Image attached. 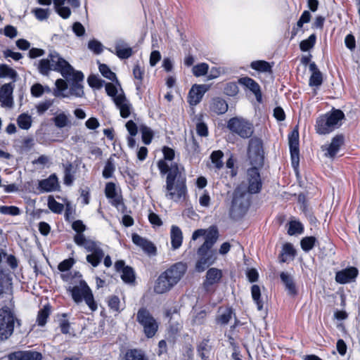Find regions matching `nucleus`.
I'll use <instances>...</instances> for the list:
<instances>
[{
  "instance_id": "1",
  "label": "nucleus",
  "mask_w": 360,
  "mask_h": 360,
  "mask_svg": "<svg viewBox=\"0 0 360 360\" xmlns=\"http://www.w3.org/2000/svg\"><path fill=\"white\" fill-rule=\"evenodd\" d=\"M162 153L164 159L158 160L157 166L161 176L166 175L165 197L176 202L185 200L187 195L186 176L181 174L178 163L172 162L169 166L166 162V160H174L175 151L172 148L164 146Z\"/></svg>"
},
{
  "instance_id": "2",
  "label": "nucleus",
  "mask_w": 360,
  "mask_h": 360,
  "mask_svg": "<svg viewBox=\"0 0 360 360\" xmlns=\"http://www.w3.org/2000/svg\"><path fill=\"white\" fill-rule=\"evenodd\" d=\"M219 232L216 227H211L205 236V242L198 249V259L195 264V269L198 272L205 271L212 265L216 259V251L212 247L217 242Z\"/></svg>"
},
{
  "instance_id": "3",
  "label": "nucleus",
  "mask_w": 360,
  "mask_h": 360,
  "mask_svg": "<svg viewBox=\"0 0 360 360\" xmlns=\"http://www.w3.org/2000/svg\"><path fill=\"white\" fill-rule=\"evenodd\" d=\"M187 270V265L176 262L162 272L155 281L154 291L162 294L170 290L181 279Z\"/></svg>"
},
{
  "instance_id": "4",
  "label": "nucleus",
  "mask_w": 360,
  "mask_h": 360,
  "mask_svg": "<svg viewBox=\"0 0 360 360\" xmlns=\"http://www.w3.org/2000/svg\"><path fill=\"white\" fill-rule=\"evenodd\" d=\"M35 65L39 73L43 76H49L51 71H55L66 77L68 71L71 70L70 64L54 50L50 51L47 58L35 63Z\"/></svg>"
},
{
  "instance_id": "5",
  "label": "nucleus",
  "mask_w": 360,
  "mask_h": 360,
  "mask_svg": "<svg viewBox=\"0 0 360 360\" xmlns=\"http://www.w3.org/2000/svg\"><path fill=\"white\" fill-rule=\"evenodd\" d=\"M74 242L87 252H91L86 256V261L93 266L96 267L101 263L104 257V252L98 242L86 238L84 235H75Z\"/></svg>"
},
{
  "instance_id": "6",
  "label": "nucleus",
  "mask_w": 360,
  "mask_h": 360,
  "mask_svg": "<svg viewBox=\"0 0 360 360\" xmlns=\"http://www.w3.org/2000/svg\"><path fill=\"white\" fill-rule=\"evenodd\" d=\"M68 291L75 302L78 304L84 300L91 311L97 309L92 291L84 280L80 279L78 285L69 286Z\"/></svg>"
},
{
  "instance_id": "7",
  "label": "nucleus",
  "mask_w": 360,
  "mask_h": 360,
  "mask_svg": "<svg viewBox=\"0 0 360 360\" xmlns=\"http://www.w3.org/2000/svg\"><path fill=\"white\" fill-rule=\"evenodd\" d=\"M250 205V200L245 193L236 191L232 200L230 209V217L234 220L242 218L247 212Z\"/></svg>"
},
{
  "instance_id": "8",
  "label": "nucleus",
  "mask_w": 360,
  "mask_h": 360,
  "mask_svg": "<svg viewBox=\"0 0 360 360\" xmlns=\"http://www.w3.org/2000/svg\"><path fill=\"white\" fill-rule=\"evenodd\" d=\"M15 317L7 306L0 309V340L8 339L13 332Z\"/></svg>"
},
{
  "instance_id": "9",
  "label": "nucleus",
  "mask_w": 360,
  "mask_h": 360,
  "mask_svg": "<svg viewBox=\"0 0 360 360\" xmlns=\"http://www.w3.org/2000/svg\"><path fill=\"white\" fill-rule=\"evenodd\" d=\"M136 321L143 326L144 334L148 338H151L155 335L158 323L147 309L142 307L139 309Z\"/></svg>"
},
{
  "instance_id": "10",
  "label": "nucleus",
  "mask_w": 360,
  "mask_h": 360,
  "mask_svg": "<svg viewBox=\"0 0 360 360\" xmlns=\"http://www.w3.org/2000/svg\"><path fill=\"white\" fill-rule=\"evenodd\" d=\"M228 129L243 139L250 138L254 132L251 122L242 117H232L227 123Z\"/></svg>"
},
{
  "instance_id": "11",
  "label": "nucleus",
  "mask_w": 360,
  "mask_h": 360,
  "mask_svg": "<svg viewBox=\"0 0 360 360\" xmlns=\"http://www.w3.org/2000/svg\"><path fill=\"white\" fill-rule=\"evenodd\" d=\"M248 158L252 166L263 167L264 156L263 144L260 139H250L248 148Z\"/></svg>"
},
{
  "instance_id": "12",
  "label": "nucleus",
  "mask_w": 360,
  "mask_h": 360,
  "mask_svg": "<svg viewBox=\"0 0 360 360\" xmlns=\"http://www.w3.org/2000/svg\"><path fill=\"white\" fill-rule=\"evenodd\" d=\"M71 70H68L66 77H63L68 82H71L70 85V94L75 97H82L84 94L83 85L84 75L81 71L75 70L70 65Z\"/></svg>"
},
{
  "instance_id": "13",
  "label": "nucleus",
  "mask_w": 360,
  "mask_h": 360,
  "mask_svg": "<svg viewBox=\"0 0 360 360\" xmlns=\"http://www.w3.org/2000/svg\"><path fill=\"white\" fill-rule=\"evenodd\" d=\"M262 167L252 166L247 169L246 180L248 182V191L250 194L260 192L262 188V181L259 172Z\"/></svg>"
},
{
  "instance_id": "14",
  "label": "nucleus",
  "mask_w": 360,
  "mask_h": 360,
  "mask_svg": "<svg viewBox=\"0 0 360 360\" xmlns=\"http://www.w3.org/2000/svg\"><path fill=\"white\" fill-rule=\"evenodd\" d=\"M289 147L291 157V165L297 170L300 163L299 132L293 129L288 135Z\"/></svg>"
},
{
  "instance_id": "15",
  "label": "nucleus",
  "mask_w": 360,
  "mask_h": 360,
  "mask_svg": "<svg viewBox=\"0 0 360 360\" xmlns=\"http://www.w3.org/2000/svg\"><path fill=\"white\" fill-rule=\"evenodd\" d=\"M15 84L9 82L0 87V103L3 108H11L13 106V92Z\"/></svg>"
},
{
  "instance_id": "16",
  "label": "nucleus",
  "mask_w": 360,
  "mask_h": 360,
  "mask_svg": "<svg viewBox=\"0 0 360 360\" xmlns=\"http://www.w3.org/2000/svg\"><path fill=\"white\" fill-rule=\"evenodd\" d=\"M8 360H41L42 354L34 350H19L10 353Z\"/></svg>"
},
{
  "instance_id": "17",
  "label": "nucleus",
  "mask_w": 360,
  "mask_h": 360,
  "mask_svg": "<svg viewBox=\"0 0 360 360\" xmlns=\"http://www.w3.org/2000/svg\"><path fill=\"white\" fill-rule=\"evenodd\" d=\"M359 274L356 267L351 266L339 271L335 274V281L340 284H345L352 282L357 277Z\"/></svg>"
},
{
  "instance_id": "18",
  "label": "nucleus",
  "mask_w": 360,
  "mask_h": 360,
  "mask_svg": "<svg viewBox=\"0 0 360 360\" xmlns=\"http://www.w3.org/2000/svg\"><path fill=\"white\" fill-rule=\"evenodd\" d=\"M207 91V87L205 84H194L188 93V103L191 105H196L198 104L205 93Z\"/></svg>"
},
{
  "instance_id": "19",
  "label": "nucleus",
  "mask_w": 360,
  "mask_h": 360,
  "mask_svg": "<svg viewBox=\"0 0 360 360\" xmlns=\"http://www.w3.org/2000/svg\"><path fill=\"white\" fill-rule=\"evenodd\" d=\"M238 82L252 92L259 103L262 102V94L261 88L256 81L249 77H244L240 78Z\"/></svg>"
},
{
  "instance_id": "20",
  "label": "nucleus",
  "mask_w": 360,
  "mask_h": 360,
  "mask_svg": "<svg viewBox=\"0 0 360 360\" xmlns=\"http://www.w3.org/2000/svg\"><path fill=\"white\" fill-rule=\"evenodd\" d=\"M132 242L140 247L148 255H155L156 248L150 240L139 236L137 233H133L131 236Z\"/></svg>"
},
{
  "instance_id": "21",
  "label": "nucleus",
  "mask_w": 360,
  "mask_h": 360,
  "mask_svg": "<svg viewBox=\"0 0 360 360\" xmlns=\"http://www.w3.org/2000/svg\"><path fill=\"white\" fill-rule=\"evenodd\" d=\"M105 195L110 200V203L112 206L118 207L120 205L122 204V197L117 193L114 183L108 182L105 184Z\"/></svg>"
},
{
  "instance_id": "22",
  "label": "nucleus",
  "mask_w": 360,
  "mask_h": 360,
  "mask_svg": "<svg viewBox=\"0 0 360 360\" xmlns=\"http://www.w3.org/2000/svg\"><path fill=\"white\" fill-rule=\"evenodd\" d=\"M229 106L226 101L220 98L214 97L210 103L209 110L212 114L220 115L225 114L228 110Z\"/></svg>"
},
{
  "instance_id": "23",
  "label": "nucleus",
  "mask_w": 360,
  "mask_h": 360,
  "mask_svg": "<svg viewBox=\"0 0 360 360\" xmlns=\"http://www.w3.org/2000/svg\"><path fill=\"white\" fill-rule=\"evenodd\" d=\"M116 107L120 110V115L123 118L128 117L131 114V105L127 100L124 94H119L114 98Z\"/></svg>"
},
{
  "instance_id": "24",
  "label": "nucleus",
  "mask_w": 360,
  "mask_h": 360,
  "mask_svg": "<svg viewBox=\"0 0 360 360\" xmlns=\"http://www.w3.org/2000/svg\"><path fill=\"white\" fill-rule=\"evenodd\" d=\"M115 50L114 53L120 59H127L133 54L132 49L122 39L116 41ZM112 52L113 53V51Z\"/></svg>"
},
{
  "instance_id": "25",
  "label": "nucleus",
  "mask_w": 360,
  "mask_h": 360,
  "mask_svg": "<svg viewBox=\"0 0 360 360\" xmlns=\"http://www.w3.org/2000/svg\"><path fill=\"white\" fill-rule=\"evenodd\" d=\"M315 129L319 134H328L335 130L324 115L319 116L316 119Z\"/></svg>"
},
{
  "instance_id": "26",
  "label": "nucleus",
  "mask_w": 360,
  "mask_h": 360,
  "mask_svg": "<svg viewBox=\"0 0 360 360\" xmlns=\"http://www.w3.org/2000/svg\"><path fill=\"white\" fill-rule=\"evenodd\" d=\"M344 139L345 138L342 134H338L334 136L332 139L330 144L326 148L327 150L326 155L330 158H334L339 151L340 147L343 145Z\"/></svg>"
},
{
  "instance_id": "27",
  "label": "nucleus",
  "mask_w": 360,
  "mask_h": 360,
  "mask_svg": "<svg viewBox=\"0 0 360 360\" xmlns=\"http://www.w3.org/2000/svg\"><path fill=\"white\" fill-rule=\"evenodd\" d=\"M39 186L44 192L56 191L59 187L57 176L55 174H51L49 178L40 181Z\"/></svg>"
},
{
  "instance_id": "28",
  "label": "nucleus",
  "mask_w": 360,
  "mask_h": 360,
  "mask_svg": "<svg viewBox=\"0 0 360 360\" xmlns=\"http://www.w3.org/2000/svg\"><path fill=\"white\" fill-rule=\"evenodd\" d=\"M170 239L172 250H177L181 246L183 243V233L179 226L176 225L171 226Z\"/></svg>"
},
{
  "instance_id": "29",
  "label": "nucleus",
  "mask_w": 360,
  "mask_h": 360,
  "mask_svg": "<svg viewBox=\"0 0 360 360\" xmlns=\"http://www.w3.org/2000/svg\"><path fill=\"white\" fill-rule=\"evenodd\" d=\"M334 129L339 128L342 124V120L345 119L344 112L339 109H333L330 112L324 114Z\"/></svg>"
},
{
  "instance_id": "30",
  "label": "nucleus",
  "mask_w": 360,
  "mask_h": 360,
  "mask_svg": "<svg viewBox=\"0 0 360 360\" xmlns=\"http://www.w3.org/2000/svg\"><path fill=\"white\" fill-rule=\"evenodd\" d=\"M222 277V272L217 268H210L206 273V278L204 281V287L207 288L209 286L217 283Z\"/></svg>"
},
{
  "instance_id": "31",
  "label": "nucleus",
  "mask_w": 360,
  "mask_h": 360,
  "mask_svg": "<svg viewBox=\"0 0 360 360\" xmlns=\"http://www.w3.org/2000/svg\"><path fill=\"white\" fill-rule=\"evenodd\" d=\"M280 278L288 293L290 295H296L297 292L292 276L288 273L283 271L280 274Z\"/></svg>"
},
{
  "instance_id": "32",
  "label": "nucleus",
  "mask_w": 360,
  "mask_h": 360,
  "mask_svg": "<svg viewBox=\"0 0 360 360\" xmlns=\"http://www.w3.org/2000/svg\"><path fill=\"white\" fill-rule=\"evenodd\" d=\"M211 350L209 338H204L197 345V354L202 360H210Z\"/></svg>"
},
{
  "instance_id": "33",
  "label": "nucleus",
  "mask_w": 360,
  "mask_h": 360,
  "mask_svg": "<svg viewBox=\"0 0 360 360\" xmlns=\"http://www.w3.org/2000/svg\"><path fill=\"white\" fill-rule=\"evenodd\" d=\"M63 167L64 169L63 183L65 185L70 186L74 183L76 170L71 162L63 164Z\"/></svg>"
},
{
  "instance_id": "34",
  "label": "nucleus",
  "mask_w": 360,
  "mask_h": 360,
  "mask_svg": "<svg viewBox=\"0 0 360 360\" xmlns=\"http://www.w3.org/2000/svg\"><path fill=\"white\" fill-rule=\"evenodd\" d=\"M186 150L191 160L195 159L198 157L200 153V148L198 141L193 136L186 143Z\"/></svg>"
},
{
  "instance_id": "35",
  "label": "nucleus",
  "mask_w": 360,
  "mask_h": 360,
  "mask_svg": "<svg viewBox=\"0 0 360 360\" xmlns=\"http://www.w3.org/2000/svg\"><path fill=\"white\" fill-rule=\"evenodd\" d=\"M8 77L12 79L13 84L17 81L18 77V72L6 64H0V78Z\"/></svg>"
},
{
  "instance_id": "36",
  "label": "nucleus",
  "mask_w": 360,
  "mask_h": 360,
  "mask_svg": "<svg viewBox=\"0 0 360 360\" xmlns=\"http://www.w3.org/2000/svg\"><path fill=\"white\" fill-rule=\"evenodd\" d=\"M250 68L260 72H272V65L265 60H255L250 63Z\"/></svg>"
},
{
  "instance_id": "37",
  "label": "nucleus",
  "mask_w": 360,
  "mask_h": 360,
  "mask_svg": "<svg viewBox=\"0 0 360 360\" xmlns=\"http://www.w3.org/2000/svg\"><path fill=\"white\" fill-rule=\"evenodd\" d=\"M121 273V278L124 283L134 285L136 276L134 271L131 266H127Z\"/></svg>"
},
{
  "instance_id": "38",
  "label": "nucleus",
  "mask_w": 360,
  "mask_h": 360,
  "mask_svg": "<svg viewBox=\"0 0 360 360\" xmlns=\"http://www.w3.org/2000/svg\"><path fill=\"white\" fill-rule=\"evenodd\" d=\"M251 295L254 302L259 311L263 309L264 303L261 300V290L258 285H253L251 288Z\"/></svg>"
},
{
  "instance_id": "39",
  "label": "nucleus",
  "mask_w": 360,
  "mask_h": 360,
  "mask_svg": "<svg viewBox=\"0 0 360 360\" xmlns=\"http://www.w3.org/2000/svg\"><path fill=\"white\" fill-rule=\"evenodd\" d=\"M32 117L27 113H22L17 118L18 127L24 130H28L32 126Z\"/></svg>"
},
{
  "instance_id": "40",
  "label": "nucleus",
  "mask_w": 360,
  "mask_h": 360,
  "mask_svg": "<svg viewBox=\"0 0 360 360\" xmlns=\"http://www.w3.org/2000/svg\"><path fill=\"white\" fill-rule=\"evenodd\" d=\"M295 255V250L292 245L290 243H285L283 246L282 252L280 255V259L281 262H285L288 260V257L292 259Z\"/></svg>"
},
{
  "instance_id": "41",
  "label": "nucleus",
  "mask_w": 360,
  "mask_h": 360,
  "mask_svg": "<svg viewBox=\"0 0 360 360\" xmlns=\"http://www.w3.org/2000/svg\"><path fill=\"white\" fill-rule=\"evenodd\" d=\"M142 141L146 145H149L154 136L153 131L148 126L141 124L140 126Z\"/></svg>"
},
{
  "instance_id": "42",
  "label": "nucleus",
  "mask_w": 360,
  "mask_h": 360,
  "mask_svg": "<svg viewBox=\"0 0 360 360\" xmlns=\"http://www.w3.org/2000/svg\"><path fill=\"white\" fill-rule=\"evenodd\" d=\"M233 314V309L228 307L216 318V322L220 325H226L231 319Z\"/></svg>"
},
{
  "instance_id": "43",
  "label": "nucleus",
  "mask_w": 360,
  "mask_h": 360,
  "mask_svg": "<svg viewBox=\"0 0 360 360\" xmlns=\"http://www.w3.org/2000/svg\"><path fill=\"white\" fill-rule=\"evenodd\" d=\"M55 126L59 129L64 128L70 124V122L65 112H60L53 118Z\"/></svg>"
},
{
  "instance_id": "44",
  "label": "nucleus",
  "mask_w": 360,
  "mask_h": 360,
  "mask_svg": "<svg viewBox=\"0 0 360 360\" xmlns=\"http://www.w3.org/2000/svg\"><path fill=\"white\" fill-rule=\"evenodd\" d=\"M55 84H56V88L53 90V94L56 97H59V96L67 97L68 96L63 93V91H65L68 89L67 82L63 79H58L56 81Z\"/></svg>"
},
{
  "instance_id": "45",
  "label": "nucleus",
  "mask_w": 360,
  "mask_h": 360,
  "mask_svg": "<svg viewBox=\"0 0 360 360\" xmlns=\"http://www.w3.org/2000/svg\"><path fill=\"white\" fill-rule=\"evenodd\" d=\"M47 205L50 210L56 214H61L64 210V205L57 202L53 196L49 197Z\"/></svg>"
},
{
  "instance_id": "46",
  "label": "nucleus",
  "mask_w": 360,
  "mask_h": 360,
  "mask_svg": "<svg viewBox=\"0 0 360 360\" xmlns=\"http://www.w3.org/2000/svg\"><path fill=\"white\" fill-rule=\"evenodd\" d=\"M224 153L221 150H214L211 153L210 159L214 165V167L217 169H220L223 167L224 163L222 162V158Z\"/></svg>"
},
{
  "instance_id": "47",
  "label": "nucleus",
  "mask_w": 360,
  "mask_h": 360,
  "mask_svg": "<svg viewBox=\"0 0 360 360\" xmlns=\"http://www.w3.org/2000/svg\"><path fill=\"white\" fill-rule=\"evenodd\" d=\"M144 74V69L141 67L139 63H136L133 68V75L138 81L135 82L136 89L139 90L142 84L143 77Z\"/></svg>"
},
{
  "instance_id": "48",
  "label": "nucleus",
  "mask_w": 360,
  "mask_h": 360,
  "mask_svg": "<svg viewBox=\"0 0 360 360\" xmlns=\"http://www.w3.org/2000/svg\"><path fill=\"white\" fill-rule=\"evenodd\" d=\"M316 238L314 236H307L301 240L300 245L304 252H309L315 246Z\"/></svg>"
},
{
  "instance_id": "49",
  "label": "nucleus",
  "mask_w": 360,
  "mask_h": 360,
  "mask_svg": "<svg viewBox=\"0 0 360 360\" xmlns=\"http://www.w3.org/2000/svg\"><path fill=\"white\" fill-rule=\"evenodd\" d=\"M50 314V309L49 307L45 306L43 309H40L38 312L37 323L40 326H44Z\"/></svg>"
},
{
  "instance_id": "50",
  "label": "nucleus",
  "mask_w": 360,
  "mask_h": 360,
  "mask_svg": "<svg viewBox=\"0 0 360 360\" xmlns=\"http://www.w3.org/2000/svg\"><path fill=\"white\" fill-rule=\"evenodd\" d=\"M316 36L315 34H311L307 39L302 41L300 44V48L302 51H307L315 44Z\"/></svg>"
},
{
  "instance_id": "51",
  "label": "nucleus",
  "mask_w": 360,
  "mask_h": 360,
  "mask_svg": "<svg viewBox=\"0 0 360 360\" xmlns=\"http://www.w3.org/2000/svg\"><path fill=\"white\" fill-rule=\"evenodd\" d=\"M115 171V166L114 165L113 160L110 158L105 162L104 169L103 170V176L105 179L111 178L113 175L114 172Z\"/></svg>"
},
{
  "instance_id": "52",
  "label": "nucleus",
  "mask_w": 360,
  "mask_h": 360,
  "mask_svg": "<svg viewBox=\"0 0 360 360\" xmlns=\"http://www.w3.org/2000/svg\"><path fill=\"white\" fill-rule=\"evenodd\" d=\"M98 69L104 77L111 81H115L117 79L115 73L112 72L107 65L99 63Z\"/></svg>"
},
{
  "instance_id": "53",
  "label": "nucleus",
  "mask_w": 360,
  "mask_h": 360,
  "mask_svg": "<svg viewBox=\"0 0 360 360\" xmlns=\"http://www.w3.org/2000/svg\"><path fill=\"white\" fill-rule=\"evenodd\" d=\"M0 213L6 215L17 216L20 214V210L19 207L13 205H2L0 206Z\"/></svg>"
},
{
  "instance_id": "54",
  "label": "nucleus",
  "mask_w": 360,
  "mask_h": 360,
  "mask_svg": "<svg viewBox=\"0 0 360 360\" xmlns=\"http://www.w3.org/2000/svg\"><path fill=\"white\" fill-rule=\"evenodd\" d=\"M125 360H147L144 354L140 350L131 349L127 352Z\"/></svg>"
},
{
  "instance_id": "55",
  "label": "nucleus",
  "mask_w": 360,
  "mask_h": 360,
  "mask_svg": "<svg viewBox=\"0 0 360 360\" xmlns=\"http://www.w3.org/2000/svg\"><path fill=\"white\" fill-rule=\"evenodd\" d=\"M209 70V65L205 63H201L193 67V74L195 77L205 75Z\"/></svg>"
},
{
  "instance_id": "56",
  "label": "nucleus",
  "mask_w": 360,
  "mask_h": 360,
  "mask_svg": "<svg viewBox=\"0 0 360 360\" xmlns=\"http://www.w3.org/2000/svg\"><path fill=\"white\" fill-rule=\"evenodd\" d=\"M303 226L300 222L293 221L290 222L288 233L290 236L300 234L303 232Z\"/></svg>"
},
{
  "instance_id": "57",
  "label": "nucleus",
  "mask_w": 360,
  "mask_h": 360,
  "mask_svg": "<svg viewBox=\"0 0 360 360\" xmlns=\"http://www.w3.org/2000/svg\"><path fill=\"white\" fill-rule=\"evenodd\" d=\"M323 83V76L321 72H313L309 77V85L310 86H320Z\"/></svg>"
},
{
  "instance_id": "58",
  "label": "nucleus",
  "mask_w": 360,
  "mask_h": 360,
  "mask_svg": "<svg viewBox=\"0 0 360 360\" xmlns=\"http://www.w3.org/2000/svg\"><path fill=\"white\" fill-rule=\"evenodd\" d=\"M88 48L96 55L101 54L103 50V44L96 39L89 41Z\"/></svg>"
},
{
  "instance_id": "59",
  "label": "nucleus",
  "mask_w": 360,
  "mask_h": 360,
  "mask_svg": "<svg viewBox=\"0 0 360 360\" xmlns=\"http://www.w3.org/2000/svg\"><path fill=\"white\" fill-rule=\"evenodd\" d=\"M120 300L117 296L112 295V296L109 297L108 300V304L111 310H112L113 311H115V312H120Z\"/></svg>"
},
{
  "instance_id": "60",
  "label": "nucleus",
  "mask_w": 360,
  "mask_h": 360,
  "mask_svg": "<svg viewBox=\"0 0 360 360\" xmlns=\"http://www.w3.org/2000/svg\"><path fill=\"white\" fill-rule=\"evenodd\" d=\"M53 104V100L48 99L42 102H40L37 106V111L39 115L44 114L52 105Z\"/></svg>"
},
{
  "instance_id": "61",
  "label": "nucleus",
  "mask_w": 360,
  "mask_h": 360,
  "mask_svg": "<svg viewBox=\"0 0 360 360\" xmlns=\"http://www.w3.org/2000/svg\"><path fill=\"white\" fill-rule=\"evenodd\" d=\"M75 263V261L73 258L66 259L59 263L58 269L61 272L67 271L72 267Z\"/></svg>"
},
{
  "instance_id": "62",
  "label": "nucleus",
  "mask_w": 360,
  "mask_h": 360,
  "mask_svg": "<svg viewBox=\"0 0 360 360\" xmlns=\"http://www.w3.org/2000/svg\"><path fill=\"white\" fill-rule=\"evenodd\" d=\"M87 82L89 85L91 87H94L96 89H100L103 86V83L104 82L103 80L98 78L97 76L94 75H91L89 76L87 79Z\"/></svg>"
},
{
  "instance_id": "63",
  "label": "nucleus",
  "mask_w": 360,
  "mask_h": 360,
  "mask_svg": "<svg viewBox=\"0 0 360 360\" xmlns=\"http://www.w3.org/2000/svg\"><path fill=\"white\" fill-rule=\"evenodd\" d=\"M30 93L33 97H41L44 94V86L39 83L34 84L31 86Z\"/></svg>"
},
{
  "instance_id": "64",
  "label": "nucleus",
  "mask_w": 360,
  "mask_h": 360,
  "mask_svg": "<svg viewBox=\"0 0 360 360\" xmlns=\"http://www.w3.org/2000/svg\"><path fill=\"white\" fill-rule=\"evenodd\" d=\"M196 132L197 134L200 136H207L209 134L207 125L205 122L199 121L196 124Z\"/></svg>"
}]
</instances>
